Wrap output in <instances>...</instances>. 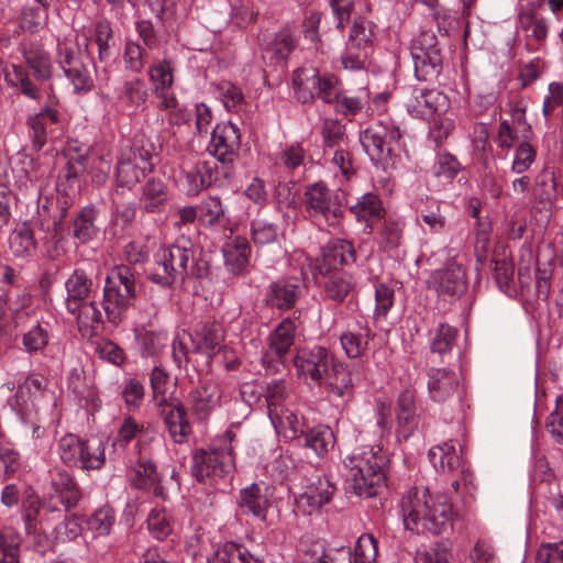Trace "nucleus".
Wrapping results in <instances>:
<instances>
[{"instance_id": "55", "label": "nucleus", "mask_w": 563, "mask_h": 563, "mask_svg": "<svg viewBox=\"0 0 563 563\" xmlns=\"http://www.w3.org/2000/svg\"><path fill=\"white\" fill-rule=\"evenodd\" d=\"M225 266L233 274H241L246 268V242L236 240L224 249Z\"/></svg>"}, {"instance_id": "20", "label": "nucleus", "mask_w": 563, "mask_h": 563, "mask_svg": "<svg viewBox=\"0 0 563 563\" xmlns=\"http://www.w3.org/2000/svg\"><path fill=\"white\" fill-rule=\"evenodd\" d=\"M241 146V133L232 122L219 123L212 131L210 153L222 164L232 163Z\"/></svg>"}, {"instance_id": "63", "label": "nucleus", "mask_w": 563, "mask_h": 563, "mask_svg": "<svg viewBox=\"0 0 563 563\" xmlns=\"http://www.w3.org/2000/svg\"><path fill=\"white\" fill-rule=\"evenodd\" d=\"M371 51L346 43L341 60L345 69L360 70L365 67Z\"/></svg>"}, {"instance_id": "27", "label": "nucleus", "mask_w": 563, "mask_h": 563, "mask_svg": "<svg viewBox=\"0 0 563 563\" xmlns=\"http://www.w3.org/2000/svg\"><path fill=\"white\" fill-rule=\"evenodd\" d=\"M334 490L329 478L317 473L297 498L298 506L308 507V512L317 510L331 500Z\"/></svg>"}, {"instance_id": "17", "label": "nucleus", "mask_w": 563, "mask_h": 563, "mask_svg": "<svg viewBox=\"0 0 563 563\" xmlns=\"http://www.w3.org/2000/svg\"><path fill=\"white\" fill-rule=\"evenodd\" d=\"M292 362L299 376L310 378L320 386L333 363V357L327 349L313 346L299 350Z\"/></svg>"}, {"instance_id": "19", "label": "nucleus", "mask_w": 563, "mask_h": 563, "mask_svg": "<svg viewBox=\"0 0 563 563\" xmlns=\"http://www.w3.org/2000/svg\"><path fill=\"white\" fill-rule=\"evenodd\" d=\"M29 70L23 66H14V84L20 87L21 92L31 99H37L38 88L32 78L45 80L51 76V64L47 57L43 55H33L26 57Z\"/></svg>"}, {"instance_id": "6", "label": "nucleus", "mask_w": 563, "mask_h": 563, "mask_svg": "<svg viewBox=\"0 0 563 563\" xmlns=\"http://www.w3.org/2000/svg\"><path fill=\"white\" fill-rule=\"evenodd\" d=\"M383 464V456H377L372 451L346 457L344 465L349 468L347 489L362 498L375 496L385 483Z\"/></svg>"}, {"instance_id": "8", "label": "nucleus", "mask_w": 563, "mask_h": 563, "mask_svg": "<svg viewBox=\"0 0 563 563\" xmlns=\"http://www.w3.org/2000/svg\"><path fill=\"white\" fill-rule=\"evenodd\" d=\"M57 452L64 464L84 471L100 470L106 462L104 445L101 440H81L73 433L59 439Z\"/></svg>"}, {"instance_id": "3", "label": "nucleus", "mask_w": 563, "mask_h": 563, "mask_svg": "<svg viewBox=\"0 0 563 563\" xmlns=\"http://www.w3.org/2000/svg\"><path fill=\"white\" fill-rule=\"evenodd\" d=\"M141 289L134 269L128 265H117L106 276L102 296V310L108 322L119 325Z\"/></svg>"}, {"instance_id": "60", "label": "nucleus", "mask_w": 563, "mask_h": 563, "mask_svg": "<svg viewBox=\"0 0 563 563\" xmlns=\"http://www.w3.org/2000/svg\"><path fill=\"white\" fill-rule=\"evenodd\" d=\"M147 52L136 42H128L124 48V63L126 68L134 73H141L147 59Z\"/></svg>"}, {"instance_id": "24", "label": "nucleus", "mask_w": 563, "mask_h": 563, "mask_svg": "<svg viewBox=\"0 0 563 563\" xmlns=\"http://www.w3.org/2000/svg\"><path fill=\"white\" fill-rule=\"evenodd\" d=\"M428 391L437 402H444L459 391L460 375L448 368L431 367L428 371Z\"/></svg>"}, {"instance_id": "32", "label": "nucleus", "mask_w": 563, "mask_h": 563, "mask_svg": "<svg viewBox=\"0 0 563 563\" xmlns=\"http://www.w3.org/2000/svg\"><path fill=\"white\" fill-rule=\"evenodd\" d=\"M396 419L398 437L408 439L419 423V417L416 413L415 395L411 390H404L399 395Z\"/></svg>"}, {"instance_id": "23", "label": "nucleus", "mask_w": 563, "mask_h": 563, "mask_svg": "<svg viewBox=\"0 0 563 563\" xmlns=\"http://www.w3.org/2000/svg\"><path fill=\"white\" fill-rule=\"evenodd\" d=\"M159 407V413L170 440L177 444L186 443L192 430L185 407L179 402H165Z\"/></svg>"}, {"instance_id": "48", "label": "nucleus", "mask_w": 563, "mask_h": 563, "mask_svg": "<svg viewBox=\"0 0 563 563\" xmlns=\"http://www.w3.org/2000/svg\"><path fill=\"white\" fill-rule=\"evenodd\" d=\"M353 278L350 274L335 271L324 283V292L329 298L341 302L353 289Z\"/></svg>"}, {"instance_id": "64", "label": "nucleus", "mask_w": 563, "mask_h": 563, "mask_svg": "<svg viewBox=\"0 0 563 563\" xmlns=\"http://www.w3.org/2000/svg\"><path fill=\"white\" fill-rule=\"evenodd\" d=\"M537 563H563V541L541 544Z\"/></svg>"}, {"instance_id": "61", "label": "nucleus", "mask_w": 563, "mask_h": 563, "mask_svg": "<svg viewBox=\"0 0 563 563\" xmlns=\"http://www.w3.org/2000/svg\"><path fill=\"white\" fill-rule=\"evenodd\" d=\"M245 553L242 545L229 542L208 559V563H246Z\"/></svg>"}, {"instance_id": "59", "label": "nucleus", "mask_w": 563, "mask_h": 563, "mask_svg": "<svg viewBox=\"0 0 563 563\" xmlns=\"http://www.w3.org/2000/svg\"><path fill=\"white\" fill-rule=\"evenodd\" d=\"M169 382L168 373L162 366H155L150 376V383L153 391V398L157 406L167 401L166 393Z\"/></svg>"}, {"instance_id": "42", "label": "nucleus", "mask_w": 563, "mask_h": 563, "mask_svg": "<svg viewBox=\"0 0 563 563\" xmlns=\"http://www.w3.org/2000/svg\"><path fill=\"white\" fill-rule=\"evenodd\" d=\"M428 455L435 470L441 472H452L462 466V456L452 441L432 446Z\"/></svg>"}, {"instance_id": "26", "label": "nucleus", "mask_w": 563, "mask_h": 563, "mask_svg": "<svg viewBox=\"0 0 563 563\" xmlns=\"http://www.w3.org/2000/svg\"><path fill=\"white\" fill-rule=\"evenodd\" d=\"M444 104L445 97L430 89H413L406 100L407 111L420 119L432 118Z\"/></svg>"}, {"instance_id": "33", "label": "nucleus", "mask_w": 563, "mask_h": 563, "mask_svg": "<svg viewBox=\"0 0 563 563\" xmlns=\"http://www.w3.org/2000/svg\"><path fill=\"white\" fill-rule=\"evenodd\" d=\"M76 309H66L68 313L76 317L78 330L82 335H91L103 324V313L95 300H85L76 303Z\"/></svg>"}, {"instance_id": "44", "label": "nucleus", "mask_w": 563, "mask_h": 563, "mask_svg": "<svg viewBox=\"0 0 563 563\" xmlns=\"http://www.w3.org/2000/svg\"><path fill=\"white\" fill-rule=\"evenodd\" d=\"M336 553L353 563H375L377 558V541L373 534H362L352 552L350 548L342 547Z\"/></svg>"}, {"instance_id": "2", "label": "nucleus", "mask_w": 563, "mask_h": 563, "mask_svg": "<svg viewBox=\"0 0 563 563\" xmlns=\"http://www.w3.org/2000/svg\"><path fill=\"white\" fill-rule=\"evenodd\" d=\"M400 507L407 530L441 534L452 526V505L444 494L431 495L428 488L413 487L402 497Z\"/></svg>"}, {"instance_id": "30", "label": "nucleus", "mask_w": 563, "mask_h": 563, "mask_svg": "<svg viewBox=\"0 0 563 563\" xmlns=\"http://www.w3.org/2000/svg\"><path fill=\"white\" fill-rule=\"evenodd\" d=\"M357 378L358 373H354L349 365L333 362L324 375L321 386H324L335 396L342 397L352 390L353 384Z\"/></svg>"}, {"instance_id": "14", "label": "nucleus", "mask_w": 563, "mask_h": 563, "mask_svg": "<svg viewBox=\"0 0 563 563\" xmlns=\"http://www.w3.org/2000/svg\"><path fill=\"white\" fill-rule=\"evenodd\" d=\"M68 200L66 197H48L40 195L37 200L36 223L38 228L60 240L64 233V220L67 216Z\"/></svg>"}, {"instance_id": "29", "label": "nucleus", "mask_w": 563, "mask_h": 563, "mask_svg": "<svg viewBox=\"0 0 563 563\" xmlns=\"http://www.w3.org/2000/svg\"><path fill=\"white\" fill-rule=\"evenodd\" d=\"M132 485L137 489H152L154 496L165 498V489L161 485V477L156 465L148 459L140 456L131 478Z\"/></svg>"}, {"instance_id": "57", "label": "nucleus", "mask_w": 563, "mask_h": 563, "mask_svg": "<svg viewBox=\"0 0 563 563\" xmlns=\"http://www.w3.org/2000/svg\"><path fill=\"white\" fill-rule=\"evenodd\" d=\"M545 429L555 443L563 444V395L556 397L555 408L547 419Z\"/></svg>"}, {"instance_id": "54", "label": "nucleus", "mask_w": 563, "mask_h": 563, "mask_svg": "<svg viewBox=\"0 0 563 563\" xmlns=\"http://www.w3.org/2000/svg\"><path fill=\"white\" fill-rule=\"evenodd\" d=\"M48 330L46 325L38 321L22 335V345L30 354L41 352L48 344Z\"/></svg>"}, {"instance_id": "51", "label": "nucleus", "mask_w": 563, "mask_h": 563, "mask_svg": "<svg viewBox=\"0 0 563 563\" xmlns=\"http://www.w3.org/2000/svg\"><path fill=\"white\" fill-rule=\"evenodd\" d=\"M146 522L150 533L157 540H164L173 531L172 516L166 508H153Z\"/></svg>"}, {"instance_id": "10", "label": "nucleus", "mask_w": 563, "mask_h": 563, "mask_svg": "<svg viewBox=\"0 0 563 563\" xmlns=\"http://www.w3.org/2000/svg\"><path fill=\"white\" fill-rule=\"evenodd\" d=\"M303 196L307 216L319 225L335 227L343 217L344 210L338 196L333 197L323 183L307 186Z\"/></svg>"}, {"instance_id": "53", "label": "nucleus", "mask_w": 563, "mask_h": 563, "mask_svg": "<svg viewBox=\"0 0 563 563\" xmlns=\"http://www.w3.org/2000/svg\"><path fill=\"white\" fill-rule=\"evenodd\" d=\"M22 466L21 455L11 443H0V481L14 476Z\"/></svg>"}, {"instance_id": "58", "label": "nucleus", "mask_w": 563, "mask_h": 563, "mask_svg": "<svg viewBox=\"0 0 563 563\" xmlns=\"http://www.w3.org/2000/svg\"><path fill=\"white\" fill-rule=\"evenodd\" d=\"M114 523V512L110 507H101L97 509L87 520L90 530L99 536H107Z\"/></svg>"}, {"instance_id": "43", "label": "nucleus", "mask_w": 563, "mask_h": 563, "mask_svg": "<svg viewBox=\"0 0 563 563\" xmlns=\"http://www.w3.org/2000/svg\"><path fill=\"white\" fill-rule=\"evenodd\" d=\"M37 243L27 223L18 225L9 236V249L16 258H25L35 253Z\"/></svg>"}, {"instance_id": "52", "label": "nucleus", "mask_w": 563, "mask_h": 563, "mask_svg": "<svg viewBox=\"0 0 563 563\" xmlns=\"http://www.w3.org/2000/svg\"><path fill=\"white\" fill-rule=\"evenodd\" d=\"M247 494L249 511H251L253 516L258 518L261 521H264L269 505L267 497L271 494V488L264 484L253 483L249 486Z\"/></svg>"}, {"instance_id": "4", "label": "nucleus", "mask_w": 563, "mask_h": 563, "mask_svg": "<svg viewBox=\"0 0 563 563\" xmlns=\"http://www.w3.org/2000/svg\"><path fill=\"white\" fill-rule=\"evenodd\" d=\"M195 266V246L191 240L179 238L168 247H161L154 257V268L148 278L161 287H172L186 276L200 277Z\"/></svg>"}, {"instance_id": "39", "label": "nucleus", "mask_w": 563, "mask_h": 563, "mask_svg": "<svg viewBox=\"0 0 563 563\" xmlns=\"http://www.w3.org/2000/svg\"><path fill=\"white\" fill-rule=\"evenodd\" d=\"M135 340L142 357H156L167 346L168 335L162 330L141 328L135 330Z\"/></svg>"}, {"instance_id": "46", "label": "nucleus", "mask_w": 563, "mask_h": 563, "mask_svg": "<svg viewBox=\"0 0 563 563\" xmlns=\"http://www.w3.org/2000/svg\"><path fill=\"white\" fill-rule=\"evenodd\" d=\"M295 331L296 324L292 320H283L269 336L271 353L282 360L294 344Z\"/></svg>"}, {"instance_id": "13", "label": "nucleus", "mask_w": 563, "mask_h": 563, "mask_svg": "<svg viewBox=\"0 0 563 563\" xmlns=\"http://www.w3.org/2000/svg\"><path fill=\"white\" fill-rule=\"evenodd\" d=\"M46 495L43 507L49 511L59 510V507H64L65 510L74 508L81 497L78 484L67 471L59 467L49 471Z\"/></svg>"}, {"instance_id": "41", "label": "nucleus", "mask_w": 563, "mask_h": 563, "mask_svg": "<svg viewBox=\"0 0 563 563\" xmlns=\"http://www.w3.org/2000/svg\"><path fill=\"white\" fill-rule=\"evenodd\" d=\"M98 211L90 207H84L73 220V236L80 243H87L98 236L97 225Z\"/></svg>"}, {"instance_id": "25", "label": "nucleus", "mask_w": 563, "mask_h": 563, "mask_svg": "<svg viewBox=\"0 0 563 563\" xmlns=\"http://www.w3.org/2000/svg\"><path fill=\"white\" fill-rule=\"evenodd\" d=\"M169 200L167 183L162 177H150L142 186L140 208L145 213H162Z\"/></svg>"}, {"instance_id": "18", "label": "nucleus", "mask_w": 563, "mask_h": 563, "mask_svg": "<svg viewBox=\"0 0 563 563\" xmlns=\"http://www.w3.org/2000/svg\"><path fill=\"white\" fill-rule=\"evenodd\" d=\"M179 168L183 175L180 186L188 196L198 195L219 177V169L214 162L197 161L192 165L183 162Z\"/></svg>"}, {"instance_id": "7", "label": "nucleus", "mask_w": 563, "mask_h": 563, "mask_svg": "<svg viewBox=\"0 0 563 563\" xmlns=\"http://www.w3.org/2000/svg\"><path fill=\"white\" fill-rule=\"evenodd\" d=\"M400 137L399 128L391 121H377L360 134V142L371 161L386 169L398 157Z\"/></svg>"}, {"instance_id": "45", "label": "nucleus", "mask_w": 563, "mask_h": 563, "mask_svg": "<svg viewBox=\"0 0 563 563\" xmlns=\"http://www.w3.org/2000/svg\"><path fill=\"white\" fill-rule=\"evenodd\" d=\"M130 153H120L117 170H115V186L117 192L120 188L131 190L146 174L131 161Z\"/></svg>"}, {"instance_id": "35", "label": "nucleus", "mask_w": 563, "mask_h": 563, "mask_svg": "<svg viewBox=\"0 0 563 563\" xmlns=\"http://www.w3.org/2000/svg\"><path fill=\"white\" fill-rule=\"evenodd\" d=\"M269 419L275 429L280 430L286 439L300 440V437L306 431L303 417L298 416V413L287 407L273 409Z\"/></svg>"}, {"instance_id": "49", "label": "nucleus", "mask_w": 563, "mask_h": 563, "mask_svg": "<svg viewBox=\"0 0 563 563\" xmlns=\"http://www.w3.org/2000/svg\"><path fill=\"white\" fill-rule=\"evenodd\" d=\"M371 338L372 331L365 325L361 327L357 332L343 333L340 340L349 357H358L365 352Z\"/></svg>"}, {"instance_id": "36", "label": "nucleus", "mask_w": 563, "mask_h": 563, "mask_svg": "<svg viewBox=\"0 0 563 563\" xmlns=\"http://www.w3.org/2000/svg\"><path fill=\"white\" fill-rule=\"evenodd\" d=\"M192 409L200 417L207 416L221 399V389L212 379L202 380L200 386L191 391Z\"/></svg>"}, {"instance_id": "38", "label": "nucleus", "mask_w": 563, "mask_h": 563, "mask_svg": "<svg viewBox=\"0 0 563 563\" xmlns=\"http://www.w3.org/2000/svg\"><path fill=\"white\" fill-rule=\"evenodd\" d=\"M459 330L445 322H440L430 332V350L432 355H439L442 360L451 355L456 345Z\"/></svg>"}, {"instance_id": "12", "label": "nucleus", "mask_w": 563, "mask_h": 563, "mask_svg": "<svg viewBox=\"0 0 563 563\" xmlns=\"http://www.w3.org/2000/svg\"><path fill=\"white\" fill-rule=\"evenodd\" d=\"M296 96L299 101L306 103L313 98H319L325 103H332L335 97L334 76H320L316 68L297 69L292 76Z\"/></svg>"}, {"instance_id": "62", "label": "nucleus", "mask_w": 563, "mask_h": 563, "mask_svg": "<svg viewBox=\"0 0 563 563\" xmlns=\"http://www.w3.org/2000/svg\"><path fill=\"white\" fill-rule=\"evenodd\" d=\"M287 395L288 390L283 379H276L267 383L264 398L268 409V417L273 409L284 408L282 402L287 398Z\"/></svg>"}, {"instance_id": "1", "label": "nucleus", "mask_w": 563, "mask_h": 563, "mask_svg": "<svg viewBox=\"0 0 563 563\" xmlns=\"http://www.w3.org/2000/svg\"><path fill=\"white\" fill-rule=\"evenodd\" d=\"M113 38L112 29L107 21L96 24L92 38L86 34L65 38L57 45V62L65 76L74 86L76 92H87L92 87V79L87 69L85 59L93 62L90 45L98 47V59L106 63L111 57L110 41Z\"/></svg>"}, {"instance_id": "28", "label": "nucleus", "mask_w": 563, "mask_h": 563, "mask_svg": "<svg viewBox=\"0 0 563 563\" xmlns=\"http://www.w3.org/2000/svg\"><path fill=\"white\" fill-rule=\"evenodd\" d=\"M66 309H76V303L88 300L95 292V284L92 278L82 268H76L65 280Z\"/></svg>"}, {"instance_id": "21", "label": "nucleus", "mask_w": 563, "mask_h": 563, "mask_svg": "<svg viewBox=\"0 0 563 563\" xmlns=\"http://www.w3.org/2000/svg\"><path fill=\"white\" fill-rule=\"evenodd\" d=\"M60 113L57 109L46 107L38 113L30 115L26 124L29 126L33 145L36 150H42L48 139L57 137L60 126Z\"/></svg>"}, {"instance_id": "31", "label": "nucleus", "mask_w": 563, "mask_h": 563, "mask_svg": "<svg viewBox=\"0 0 563 563\" xmlns=\"http://www.w3.org/2000/svg\"><path fill=\"white\" fill-rule=\"evenodd\" d=\"M115 97L124 109L134 112L146 102L148 98V87L144 79L134 77L124 80L115 88Z\"/></svg>"}, {"instance_id": "11", "label": "nucleus", "mask_w": 563, "mask_h": 563, "mask_svg": "<svg viewBox=\"0 0 563 563\" xmlns=\"http://www.w3.org/2000/svg\"><path fill=\"white\" fill-rule=\"evenodd\" d=\"M411 56L418 80L432 81L442 69L440 43L432 30L422 31L412 42Z\"/></svg>"}, {"instance_id": "5", "label": "nucleus", "mask_w": 563, "mask_h": 563, "mask_svg": "<svg viewBox=\"0 0 563 563\" xmlns=\"http://www.w3.org/2000/svg\"><path fill=\"white\" fill-rule=\"evenodd\" d=\"M232 429L214 439L208 450H198L192 456V474L198 482L216 479L229 475L234 468Z\"/></svg>"}, {"instance_id": "56", "label": "nucleus", "mask_w": 563, "mask_h": 563, "mask_svg": "<svg viewBox=\"0 0 563 563\" xmlns=\"http://www.w3.org/2000/svg\"><path fill=\"white\" fill-rule=\"evenodd\" d=\"M88 166V158L85 155H76L68 158L66 166L59 174L57 187L60 188L64 185V180L73 188L78 178L82 175ZM60 189H58L59 191Z\"/></svg>"}, {"instance_id": "22", "label": "nucleus", "mask_w": 563, "mask_h": 563, "mask_svg": "<svg viewBox=\"0 0 563 563\" xmlns=\"http://www.w3.org/2000/svg\"><path fill=\"white\" fill-rule=\"evenodd\" d=\"M428 286L439 296L459 297L467 288L465 271L456 263L450 264L443 269L433 272L429 277Z\"/></svg>"}, {"instance_id": "9", "label": "nucleus", "mask_w": 563, "mask_h": 563, "mask_svg": "<svg viewBox=\"0 0 563 563\" xmlns=\"http://www.w3.org/2000/svg\"><path fill=\"white\" fill-rule=\"evenodd\" d=\"M44 380L40 376L27 377L10 400L11 408L20 417L23 424L32 429V438L41 439L45 434L44 419L38 402L43 396Z\"/></svg>"}, {"instance_id": "34", "label": "nucleus", "mask_w": 563, "mask_h": 563, "mask_svg": "<svg viewBox=\"0 0 563 563\" xmlns=\"http://www.w3.org/2000/svg\"><path fill=\"white\" fill-rule=\"evenodd\" d=\"M325 273L336 269L339 265H350L356 260L353 244L346 240L330 241L322 252Z\"/></svg>"}, {"instance_id": "40", "label": "nucleus", "mask_w": 563, "mask_h": 563, "mask_svg": "<svg viewBox=\"0 0 563 563\" xmlns=\"http://www.w3.org/2000/svg\"><path fill=\"white\" fill-rule=\"evenodd\" d=\"M301 292L299 284L290 280H278L271 286L266 300L278 309L291 308Z\"/></svg>"}, {"instance_id": "37", "label": "nucleus", "mask_w": 563, "mask_h": 563, "mask_svg": "<svg viewBox=\"0 0 563 563\" xmlns=\"http://www.w3.org/2000/svg\"><path fill=\"white\" fill-rule=\"evenodd\" d=\"M302 446L310 450L317 457H323L333 449L335 437L327 426H318L306 430L300 437Z\"/></svg>"}, {"instance_id": "47", "label": "nucleus", "mask_w": 563, "mask_h": 563, "mask_svg": "<svg viewBox=\"0 0 563 563\" xmlns=\"http://www.w3.org/2000/svg\"><path fill=\"white\" fill-rule=\"evenodd\" d=\"M375 27V24L365 16H354L347 43L353 44L358 48L362 47L372 51Z\"/></svg>"}, {"instance_id": "16", "label": "nucleus", "mask_w": 563, "mask_h": 563, "mask_svg": "<svg viewBox=\"0 0 563 563\" xmlns=\"http://www.w3.org/2000/svg\"><path fill=\"white\" fill-rule=\"evenodd\" d=\"M225 331L223 325L212 318L198 321L188 339L192 344V352L205 354L208 358L219 353L223 347Z\"/></svg>"}, {"instance_id": "15", "label": "nucleus", "mask_w": 563, "mask_h": 563, "mask_svg": "<svg viewBox=\"0 0 563 563\" xmlns=\"http://www.w3.org/2000/svg\"><path fill=\"white\" fill-rule=\"evenodd\" d=\"M263 59L273 66L286 63L298 43V35L294 27L287 25L274 34H264L258 37Z\"/></svg>"}, {"instance_id": "50", "label": "nucleus", "mask_w": 563, "mask_h": 563, "mask_svg": "<svg viewBox=\"0 0 563 563\" xmlns=\"http://www.w3.org/2000/svg\"><path fill=\"white\" fill-rule=\"evenodd\" d=\"M350 212L358 220L367 223L378 220L383 213L379 199L375 195H364L355 205L350 207Z\"/></svg>"}]
</instances>
